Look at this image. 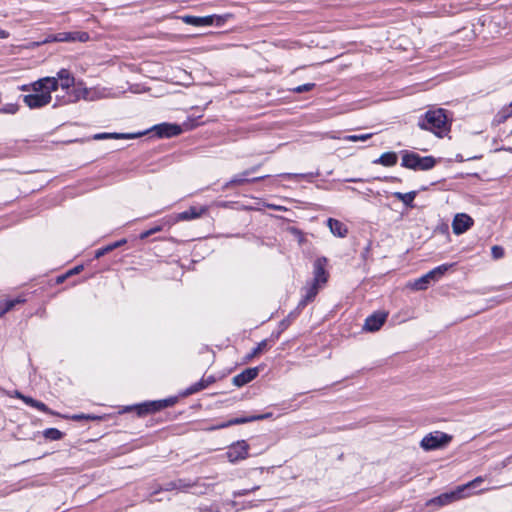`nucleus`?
I'll return each instance as SVG.
<instances>
[{
  "label": "nucleus",
  "mask_w": 512,
  "mask_h": 512,
  "mask_svg": "<svg viewBox=\"0 0 512 512\" xmlns=\"http://www.w3.org/2000/svg\"><path fill=\"white\" fill-rule=\"evenodd\" d=\"M327 258H317L313 263V278L302 288V298L297 305V310H302L308 303L314 301L317 294L325 287L329 279L326 269Z\"/></svg>",
  "instance_id": "nucleus-1"
},
{
  "label": "nucleus",
  "mask_w": 512,
  "mask_h": 512,
  "mask_svg": "<svg viewBox=\"0 0 512 512\" xmlns=\"http://www.w3.org/2000/svg\"><path fill=\"white\" fill-rule=\"evenodd\" d=\"M58 89L56 77H45L32 84L34 94L25 95L24 103L30 109H37L48 105L51 102V92Z\"/></svg>",
  "instance_id": "nucleus-2"
},
{
  "label": "nucleus",
  "mask_w": 512,
  "mask_h": 512,
  "mask_svg": "<svg viewBox=\"0 0 512 512\" xmlns=\"http://www.w3.org/2000/svg\"><path fill=\"white\" fill-rule=\"evenodd\" d=\"M418 126L422 130H427L437 137H444L450 132L451 123L448 120L446 110L442 108L428 110L418 120Z\"/></svg>",
  "instance_id": "nucleus-3"
},
{
  "label": "nucleus",
  "mask_w": 512,
  "mask_h": 512,
  "mask_svg": "<svg viewBox=\"0 0 512 512\" xmlns=\"http://www.w3.org/2000/svg\"><path fill=\"white\" fill-rule=\"evenodd\" d=\"M452 267L453 264L440 265L413 282H409L408 287L416 291L426 290L431 282L439 280Z\"/></svg>",
  "instance_id": "nucleus-4"
},
{
  "label": "nucleus",
  "mask_w": 512,
  "mask_h": 512,
  "mask_svg": "<svg viewBox=\"0 0 512 512\" xmlns=\"http://www.w3.org/2000/svg\"><path fill=\"white\" fill-rule=\"evenodd\" d=\"M436 164V160L432 156H420L414 152H405L402 156L401 165L408 169L413 170H430Z\"/></svg>",
  "instance_id": "nucleus-5"
},
{
  "label": "nucleus",
  "mask_w": 512,
  "mask_h": 512,
  "mask_svg": "<svg viewBox=\"0 0 512 512\" xmlns=\"http://www.w3.org/2000/svg\"><path fill=\"white\" fill-rule=\"evenodd\" d=\"M452 438L451 435L442 431H434L423 437L420 446L425 451L442 449L452 441Z\"/></svg>",
  "instance_id": "nucleus-6"
},
{
  "label": "nucleus",
  "mask_w": 512,
  "mask_h": 512,
  "mask_svg": "<svg viewBox=\"0 0 512 512\" xmlns=\"http://www.w3.org/2000/svg\"><path fill=\"white\" fill-rule=\"evenodd\" d=\"M207 212V208L204 206L196 207L191 206L188 210L176 214L175 216H169L168 220H164V224H168V227L179 221H190L193 219L200 218Z\"/></svg>",
  "instance_id": "nucleus-7"
},
{
  "label": "nucleus",
  "mask_w": 512,
  "mask_h": 512,
  "mask_svg": "<svg viewBox=\"0 0 512 512\" xmlns=\"http://www.w3.org/2000/svg\"><path fill=\"white\" fill-rule=\"evenodd\" d=\"M249 456V445L245 440L237 441L228 447L226 457L229 462L236 463Z\"/></svg>",
  "instance_id": "nucleus-8"
},
{
  "label": "nucleus",
  "mask_w": 512,
  "mask_h": 512,
  "mask_svg": "<svg viewBox=\"0 0 512 512\" xmlns=\"http://www.w3.org/2000/svg\"><path fill=\"white\" fill-rule=\"evenodd\" d=\"M89 40V34L87 32L82 31H72V32H59L57 34L51 35L44 40V43L48 42H86Z\"/></svg>",
  "instance_id": "nucleus-9"
},
{
  "label": "nucleus",
  "mask_w": 512,
  "mask_h": 512,
  "mask_svg": "<svg viewBox=\"0 0 512 512\" xmlns=\"http://www.w3.org/2000/svg\"><path fill=\"white\" fill-rule=\"evenodd\" d=\"M152 130L155 131L157 136L160 138L174 137L181 134L183 131L180 125L172 123H161L155 125Z\"/></svg>",
  "instance_id": "nucleus-10"
},
{
  "label": "nucleus",
  "mask_w": 512,
  "mask_h": 512,
  "mask_svg": "<svg viewBox=\"0 0 512 512\" xmlns=\"http://www.w3.org/2000/svg\"><path fill=\"white\" fill-rule=\"evenodd\" d=\"M473 225V219L465 214H457L452 222V229L456 235L466 232Z\"/></svg>",
  "instance_id": "nucleus-11"
},
{
  "label": "nucleus",
  "mask_w": 512,
  "mask_h": 512,
  "mask_svg": "<svg viewBox=\"0 0 512 512\" xmlns=\"http://www.w3.org/2000/svg\"><path fill=\"white\" fill-rule=\"evenodd\" d=\"M271 415H272L271 413H266V414H261V415H252V416H248V417H237V418L230 419L227 422L218 424L217 426L213 427L212 429H222V428H226V427H229L232 425H239V424H245V423H249V422H253V421H257V420H263V419L271 417Z\"/></svg>",
  "instance_id": "nucleus-12"
},
{
  "label": "nucleus",
  "mask_w": 512,
  "mask_h": 512,
  "mask_svg": "<svg viewBox=\"0 0 512 512\" xmlns=\"http://www.w3.org/2000/svg\"><path fill=\"white\" fill-rule=\"evenodd\" d=\"M386 318V313H374L366 318L364 329L371 332L378 331L385 323Z\"/></svg>",
  "instance_id": "nucleus-13"
},
{
  "label": "nucleus",
  "mask_w": 512,
  "mask_h": 512,
  "mask_svg": "<svg viewBox=\"0 0 512 512\" xmlns=\"http://www.w3.org/2000/svg\"><path fill=\"white\" fill-rule=\"evenodd\" d=\"M258 373H259V370L257 367L247 368L240 374H237L236 376H234L233 384L238 387H241V386L249 383L250 381L254 380L257 377Z\"/></svg>",
  "instance_id": "nucleus-14"
},
{
  "label": "nucleus",
  "mask_w": 512,
  "mask_h": 512,
  "mask_svg": "<svg viewBox=\"0 0 512 512\" xmlns=\"http://www.w3.org/2000/svg\"><path fill=\"white\" fill-rule=\"evenodd\" d=\"M327 227L329 228L330 232L336 237L344 238L348 234L347 225L341 222L340 220L328 218Z\"/></svg>",
  "instance_id": "nucleus-15"
},
{
  "label": "nucleus",
  "mask_w": 512,
  "mask_h": 512,
  "mask_svg": "<svg viewBox=\"0 0 512 512\" xmlns=\"http://www.w3.org/2000/svg\"><path fill=\"white\" fill-rule=\"evenodd\" d=\"M256 170H257V167H252V168L242 172L241 174L235 175L229 182L226 183L225 187L242 185V184L248 182L249 180L246 178V176L255 172ZM266 177L267 176L256 177V178L251 179L250 181L256 182V181L262 180Z\"/></svg>",
  "instance_id": "nucleus-16"
},
{
  "label": "nucleus",
  "mask_w": 512,
  "mask_h": 512,
  "mask_svg": "<svg viewBox=\"0 0 512 512\" xmlns=\"http://www.w3.org/2000/svg\"><path fill=\"white\" fill-rule=\"evenodd\" d=\"M181 20L188 25L193 26H212V18L211 16H192V15H185L181 17Z\"/></svg>",
  "instance_id": "nucleus-17"
},
{
  "label": "nucleus",
  "mask_w": 512,
  "mask_h": 512,
  "mask_svg": "<svg viewBox=\"0 0 512 512\" xmlns=\"http://www.w3.org/2000/svg\"><path fill=\"white\" fill-rule=\"evenodd\" d=\"M462 492H463V488H458L456 491L454 492H450V493H444L438 497H435L431 500L432 503H435V504H438L440 506L442 505H446V504H449L451 503L452 501L456 500V499H459L462 495Z\"/></svg>",
  "instance_id": "nucleus-18"
},
{
  "label": "nucleus",
  "mask_w": 512,
  "mask_h": 512,
  "mask_svg": "<svg viewBox=\"0 0 512 512\" xmlns=\"http://www.w3.org/2000/svg\"><path fill=\"white\" fill-rule=\"evenodd\" d=\"M58 87L60 86L63 90H68L74 85V77L67 69H61L57 73Z\"/></svg>",
  "instance_id": "nucleus-19"
},
{
  "label": "nucleus",
  "mask_w": 512,
  "mask_h": 512,
  "mask_svg": "<svg viewBox=\"0 0 512 512\" xmlns=\"http://www.w3.org/2000/svg\"><path fill=\"white\" fill-rule=\"evenodd\" d=\"M168 404H169L168 400L144 403L139 406V414H146V413L159 411L163 408H166L168 406Z\"/></svg>",
  "instance_id": "nucleus-20"
},
{
  "label": "nucleus",
  "mask_w": 512,
  "mask_h": 512,
  "mask_svg": "<svg viewBox=\"0 0 512 512\" xmlns=\"http://www.w3.org/2000/svg\"><path fill=\"white\" fill-rule=\"evenodd\" d=\"M26 301L24 296H18L14 299L0 301V317H3L7 312L11 311L16 305L22 304Z\"/></svg>",
  "instance_id": "nucleus-21"
},
{
  "label": "nucleus",
  "mask_w": 512,
  "mask_h": 512,
  "mask_svg": "<svg viewBox=\"0 0 512 512\" xmlns=\"http://www.w3.org/2000/svg\"><path fill=\"white\" fill-rule=\"evenodd\" d=\"M141 134H133V133H98L93 136L95 140H104V139H133Z\"/></svg>",
  "instance_id": "nucleus-22"
},
{
  "label": "nucleus",
  "mask_w": 512,
  "mask_h": 512,
  "mask_svg": "<svg viewBox=\"0 0 512 512\" xmlns=\"http://www.w3.org/2000/svg\"><path fill=\"white\" fill-rule=\"evenodd\" d=\"M397 160L398 156L395 152H385L378 159L374 160L373 163L391 167L397 163Z\"/></svg>",
  "instance_id": "nucleus-23"
},
{
  "label": "nucleus",
  "mask_w": 512,
  "mask_h": 512,
  "mask_svg": "<svg viewBox=\"0 0 512 512\" xmlns=\"http://www.w3.org/2000/svg\"><path fill=\"white\" fill-rule=\"evenodd\" d=\"M193 484L184 480V479H178L174 481H170L164 485L162 490L165 491H172V490H185L187 488L192 487Z\"/></svg>",
  "instance_id": "nucleus-24"
},
{
  "label": "nucleus",
  "mask_w": 512,
  "mask_h": 512,
  "mask_svg": "<svg viewBox=\"0 0 512 512\" xmlns=\"http://www.w3.org/2000/svg\"><path fill=\"white\" fill-rule=\"evenodd\" d=\"M125 243H126L125 240H119L114 243L107 244L101 248H98L95 251L94 256H104L105 254L112 252L115 248L120 247L122 244H125Z\"/></svg>",
  "instance_id": "nucleus-25"
},
{
  "label": "nucleus",
  "mask_w": 512,
  "mask_h": 512,
  "mask_svg": "<svg viewBox=\"0 0 512 512\" xmlns=\"http://www.w3.org/2000/svg\"><path fill=\"white\" fill-rule=\"evenodd\" d=\"M512 116L511 104L504 106L495 116V121L498 124L504 123L508 118Z\"/></svg>",
  "instance_id": "nucleus-26"
},
{
  "label": "nucleus",
  "mask_w": 512,
  "mask_h": 512,
  "mask_svg": "<svg viewBox=\"0 0 512 512\" xmlns=\"http://www.w3.org/2000/svg\"><path fill=\"white\" fill-rule=\"evenodd\" d=\"M394 197L398 200L402 201L407 206H412V203L416 197V192L411 191L408 193L395 192Z\"/></svg>",
  "instance_id": "nucleus-27"
},
{
  "label": "nucleus",
  "mask_w": 512,
  "mask_h": 512,
  "mask_svg": "<svg viewBox=\"0 0 512 512\" xmlns=\"http://www.w3.org/2000/svg\"><path fill=\"white\" fill-rule=\"evenodd\" d=\"M164 220H168V217L163 218L162 220H160V222H159L158 224L154 225V226H153L152 228H150L149 230H146V231L142 232V233L140 234V238H141V239H146V238H148L149 236H151V235H153V234H155V233H157V232L162 231V230H163V228H164L165 226H168V224H164V223H163V221H164Z\"/></svg>",
  "instance_id": "nucleus-28"
},
{
  "label": "nucleus",
  "mask_w": 512,
  "mask_h": 512,
  "mask_svg": "<svg viewBox=\"0 0 512 512\" xmlns=\"http://www.w3.org/2000/svg\"><path fill=\"white\" fill-rule=\"evenodd\" d=\"M268 347V340H262L253 350L250 354L247 355V359L250 360L253 357L259 355L260 353L264 352Z\"/></svg>",
  "instance_id": "nucleus-29"
},
{
  "label": "nucleus",
  "mask_w": 512,
  "mask_h": 512,
  "mask_svg": "<svg viewBox=\"0 0 512 512\" xmlns=\"http://www.w3.org/2000/svg\"><path fill=\"white\" fill-rule=\"evenodd\" d=\"M46 439L49 440H60L63 437V433L56 428H48L43 432Z\"/></svg>",
  "instance_id": "nucleus-30"
},
{
  "label": "nucleus",
  "mask_w": 512,
  "mask_h": 512,
  "mask_svg": "<svg viewBox=\"0 0 512 512\" xmlns=\"http://www.w3.org/2000/svg\"><path fill=\"white\" fill-rule=\"evenodd\" d=\"M78 97H82L85 100L93 101L97 98L96 91H93L88 88H83L78 90Z\"/></svg>",
  "instance_id": "nucleus-31"
},
{
  "label": "nucleus",
  "mask_w": 512,
  "mask_h": 512,
  "mask_svg": "<svg viewBox=\"0 0 512 512\" xmlns=\"http://www.w3.org/2000/svg\"><path fill=\"white\" fill-rule=\"evenodd\" d=\"M372 133L361 134V135H347L343 138L344 141L349 142H358V141H366L372 137Z\"/></svg>",
  "instance_id": "nucleus-32"
},
{
  "label": "nucleus",
  "mask_w": 512,
  "mask_h": 512,
  "mask_svg": "<svg viewBox=\"0 0 512 512\" xmlns=\"http://www.w3.org/2000/svg\"><path fill=\"white\" fill-rule=\"evenodd\" d=\"M210 16L212 18V26L215 25V26L220 27L227 21V19H229L231 17V14L210 15Z\"/></svg>",
  "instance_id": "nucleus-33"
},
{
  "label": "nucleus",
  "mask_w": 512,
  "mask_h": 512,
  "mask_svg": "<svg viewBox=\"0 0 512 512\" xmlns=\"http://www.w3.org/2000/svg\"><path fill=\"white\" fill-rule=\"evenodd\" d=\"M207 387V383L204 381V380H201L195 384H193L192 386H190L188 389H187V392L186 394H194L196 392H199L201 390H203L204 388Z\"/></svg>",
  "instance_id": "nucleus-34"
},
{
  "label": "nucleus",
  "mask_w": 512,
  "mask_h": 512,
  "mask_svg": "<svg viewBox=\"0 0 512 512\" xmlns=\"http://www.w3.org/2000/svg\"><path fill=\"white\" fill-rule=\"evenodd\" d=\"M314 87H315L314 83H306L303 85H299L295 88H292L291 91L294 93L300 94V93L311 91Z\"/></svg>",
  "instance_id": "nucleus-35"
},
{
  "label": "nucleus",
  "mask_w": 512,
  "mask_h": 512,
  "mask_svg": "<svg viewBox=\"0 0 512 512\" xmlns=\"http://www.w3.org/2000/svg\"><path fill=\"white\" fill-rule=\"evenodd\" d=\"M483 481H484V477L479 476V477H476L474 480L468 482L466 485L461 486L460 488H463V491L465 489H474V488L478 487Z\"/></svg>",
  "instance_id": "nucleus-36"
},
{
  "label": "nucleus",
  "mask_w": 512,
  "mask_h": 512,
  "mask_svg": "<svg viewBox=\"0 0 512 512\" xmlns=\"http://www.w3.org/2000/svg\"><path fill=\"white\" fill-rule=\"evenodd\" d=\"M18 105L17 104H6L0 109L1 113H7V114H15L18 111Z\"/></svg>",
  "instance_id": "nucleus-37"
},
{
  "label": "nucleus",
  "mask_w": 512,
  "mask_h": 512,
  "mask_svg": "<svg viewBox=\"0 0 512 512\" xmlns=\"http://www.w3.org/2000/svg\"><path fill=\"white\" fill-rule=\"evenodd\" d=\"M33 407L38 409V410H40V411H42V412L50 413V410L47 407V405L44 404L43 402L38 401V400H35Z\"/></svg>",
  "instance_id": "nucleus-38"
},
{
  "label": "nucleus",
  "mask_w": 512,
  "mask_h": 512,
  "mask_svg": "<svg viewBox=\"0 0 512 512\" xmlns=\"http://www.w3.org/2000/svg\"><path fill=\"white\" fill-rule=\"evenodd\" d=\"M492 256H503L504 249L501 246L494 245L491 247Z\"/></svg>",
  "instance_id": "nucleus-39"
},
{
  "label": "nucleus",
  "mask_w": 512,
  "mask_h": 512,
  "mask_svg": "<svg viewBox=\"0 0 512 512\" xmlns=\"http://www.w3.org/2000/svg\"><path fill=\"white\" fill-rule=\"evenodd\" d=\"M170 265L173 269H176L177 271L172 275V278H176L177 275L180 273V270L182 268V265L179 263L178 260H173Z\"/></svg>",
  "instance_id": "nucleus-40"
},
{
  "label": "nucleus",
  "mask_w": 512,
  "mask_h": 512,
  "mask_svg": "<svg viewBox=\"0 0 512 512\" xmlns=\"http://www.w3.org/2000/svg\"><path fill=\"white\" fill-rule=\"evenodd\" d=\"M83 269V265H77L75 266L74 268L72 269H69L67 272H66V276H72V275H75V274H78L81 270Z\"/></svg>",
  "instance_id": "nucleus-41"
},
{
  "label": "nucleus",
  "mask_w": 512,
  "mask_h": 512,
  "mask_svg": "<svg viewBox=\"0 0 512 512\" xmlns=\"http://www.w3.org/2000/svg\"><path fill=\"white\" fill-rule=\"evenodd\" d=\"M22 401H24L27 405L33 407L35 399L24 395Z\"/></svg>",
  "instance_id": "nucleus-42"
},
{
  "label": "nucleus",
  "mask_w": 512,
  "mask_h": 512,
  "mask_svg": "<svg viewBox=\"0 0 512 512\" xmlns=\"http://www.w3.org/2000/svg\"><path fill=\"white\" fill-rule=\"evenodd\" d=\"M67 278H69V276H66V272H65L64 274H61V275L57 276V278H56V283L61 284V283H63Z\"/></svg>",
  "instance_id": "nucleus-43"
},
{
  "label": "nucleus",
  "mask_w": 512,
  "mask_h": 512,
  "mask_svg": "<svg viewBox=\"0 0 512 512\" xmlns=\"http://www.w3.org/2000/svg\"><path fill=\"white\" fill-rule=\"evenodd\" d=\"M91 417L90 416H86L84 414H80V415H74L72 417V419L74 420H81V419H90Z\"/></svg>",
  "instance_id": "nucleus-44"
},
{
  "label": "nucleus",
  "mask_w": 512,
  "mask_h": 512,
  "mask_svg": "<svg viewBox=\"0 0 512 512\" xmlns=\"http://www.w3.org/2000/svg\"><path fill=\"white\" fill-rule=\"evenodd\" d=\"M257 488H258V487H254V488H252V489H251V491H254V490H256ZM249 492H250V490L245 489V490H242L241 492L237 493V495H239V496H244V495H247Z\"/></svg>",
  "instance_id": "nucleus-45"
},
{
  "label": "nucleus",
  "mask_w": 512,
  "mask_h": 512,
  "mask_svg": "<svg viewBox=\"0 0 512 512\" xmlns=\"http://www.w3.org/2000/svg\"><path fill=\"white\" fill-rule=\"evenodd\" d=\"M512 460V456H509L507 457L502 463H501V467L504 468L506 467Z\"/></svg>",
  "instance_id": "nucleus-46"
},
{
  "label": "nucleus",
  "mask_w": 512,
  "mask_h": 512,
  "mask_svg": "<svg viewBox=\"0 0 512 512\" xmlns=\"http://www.w3.org/2000/svg\"><path fill=\"white\" fill-rule=\"evenodd\" d=\"M9 33L3 29H0V39L8 38Z\"/></svg>",
  "instance_id": "nucleus-47"
},
{
  "label": "nucleus",
  "mask_w": 512,
  "mask_h": 512,
  "mask_svg": "<svg viewBox=\"0 0 512 512\" xmlns=\"http://www.w3.org/2000/svg\"><path fill=\"white\" fill-rule=\"evenodd\" d=\"M289 325V321L288 320H282L281 323H280V327L282 330H285Z\"/></svg>",
  "instance_id": "nucleus-48"
},
{
  "label": "nucleus",
  "mask_w": 512,
  "mask_h": 512,
  "mask_svg": "<svg viewBox=\"0 0 512 512\" xmlns=\"http://www.w3.org/2000/svg\"><path fill=\"white\" fill-rule=\"evenodd\" d=\"M14 396H15L16 398H19V399H21V400H22L24 395H23L21 392H19V391H17V390H16V391H14Z\"/></svg>",
  "instance_id": "nucleus-49"
},
{
  "label": "nucleus",
  "mask_w": 512,
  "mask_h": 512,
  "mask_svg": "<svg viewBox=\"0 0 512 512\" xmlns=\"http://www.w3.org/2000/svg\"><path fill=\"white\" fill-rule=\"evenodd\" d=\"M346 181H347V182H354V183H356V182H361V181H362V179H359V178H350V179H347Z\"/></svg>",
  "instance_id": "nucleus-50"
},
{
  "label": "nucleus",
  "mask_w": 512,
  "mask_h": 512,
  "mask_svg": "<svg viewBox=\"0 0 512 512\" xmlns=\"http://www.w3.org/2000/svg\"><path fill=\"white\" fill-rule=\"evenodd\" d=\"M329 137L332 138V139H339V137H336L334 135H330Z\"/></svg>",
  "instance_id": "nucleus-51"
},
{
  "label": "nucleus",
  "mask_w": 512,
  "mask_h": 512,
  "mask_svg": "<svg viewBox=\"0 0 512 512\" xmlns=\"http://www.w3.org/2000/svg\"><path fill=\"white\" fill-rule=\"evenodd\" d=\"M510 104H511V107H512V101L510 102Z\"/></svg>",
  "instance_id": "nucleus-52"
}]
</instances>
